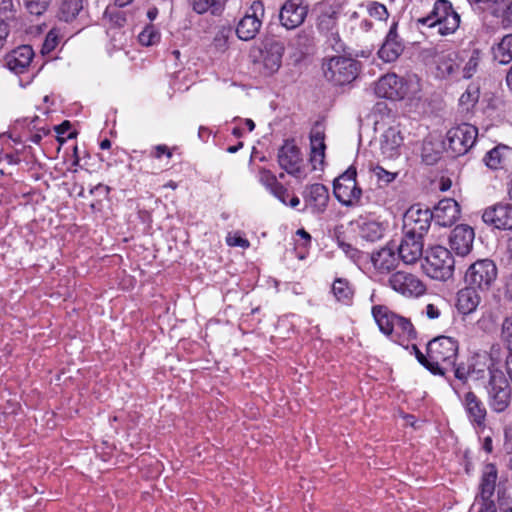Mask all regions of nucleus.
Here are the masks:
<instances>
[{"label": "nucleus", "instance_id": "f257e3e1", "mask_svg": "<svg viewBox=\"0 0 512 512\" xmlns=\"http://www.w3.org/2000/svg\"><path fill=\"white\" fill-rule=\"evenodd\" d=\"M458 350L459 343L452 337L438 336L432 339L426 348L430 359V372L445 377L450 382L448 372L457 360Z\"/></svg>", "mask_w": 512, "mask_h": 512}, {"label": "nucleus", "instance_id": "f03ea898", "mask_svg": "<svg viewBox=\"0 0 512 512\" xmlns=\"http://www.w3.org/2000/svg\"><path fill=\"white\" fill-rule=\"evenodd\" d=\"M460 15L449 0H436L431 12L417 19V23L429 28H438L441 36L454 34L460 26Z\"/></svg>", "mask_w": 512, "mask_h": 512}, {"label": "nucleus", "instance_id": "7ed1b4c3", "mask_svg": "<svg viewBox=\"0 0 512 512\" xmlns=\"http://www.w3.org/2000/svg\"><path fill=\"white\" fill-rule=\"evenodd\" d=\"M455 260L447 248L437 245L431 247L424 258L422 268L425 274L439 281H446L453 276Z\"/></svg>", "mask_w": 512, "mask_h": 512}, {"label": "nucleus", "instance_id": "20e7f679", "mask_svg": "<svg viewBox=\"0 0 512 512\" xmlns=\"http://www.w3.org/2000/svg\"><path fill=\"white\" fill-rule=\"evenodd\" d=\"M486 391L488 405L492 411L502 413L509 407L512 388L501 370L489 369Z\"/></svg>", "mask_w": 512, "mask_h": 512}, {"label": "nucleus", "instance_id": "39448f33", "mask_svg": "<svg viewBox=\"0 0 512 512\" xmlns=\"http://www.w3.org/2000/svg\"><path fill=\"white\" fill-rule=\"evenodd\" d=\"M497 278L498 268L495 262L489 258L478 259L467 268L464 283L485 293L492 288Z\"/></svg>", "mask_w": 512, "mask_h": 512}, {"label": "nucleus", "instance_id": "423d86ee", "mask_svg": "<svg viewBox=\"0 0 512 512\" xmlns=\"http://www.w3.org/2000/svg\"><path fill=\"white\" fill-rule=\"evenodd\" d=\"M325 78L334 85H346L356 79L359 62L344 56H334L323 63Z\"/></svg>", "mask_w": 512, "mask_h": 512}, {"label": "nucleus", "instance_id": "0eeeda50", "mask_svg": "<svg viewBox=\"0 0 512 512\" xmlns=\"http://www.w3.org/2000/svg\"><path fill=\"white\" fill-rule=\"evenodd\" d=\"M343 5V0H323L319 3V15L316 27L318 31L324 34L337 45L340 41L337 21Z\"/></svg>", "mask_w": 512, "mask_h": 512}, {"label": "nucleus", "instance_id": "6e6552de", "mask_svg": "<svg viewBox=\"0 0 512 512\" xmlns=\"http://www.w3.org/2000/svg\"><path fill=\"white\" fill-rule=\"evenodd\" d=\"M356 176V168L350 166L344 173L334 180V195L336 199L345 206H353L358 203L361 198L362 190L357 185Z\"/></svg>", "mask_w": 512, "mask_h": 512}, {"label": "nucleus", "instance_id": "1a4fd4ad", "mask_svg": "<svg viewBox=\"0 0 512 512\" xmlns=\"http://www.w3.org/2000/svg\"><path fill=\"white\" fill-rule=\"evenodd\" d=\"M264 16L265 7L263 2L254 0L237 23L235 30L237 37L243 41L254 39L260 31Z\"/></svg>", "mask_w": 512, "mask_h": 512}, {"label": "nucleus", "instance_id": "9d476101", "mask_svg": "<svg viewBox=\"0 0 512 512\" xmlns=\"http://www.w3.org/2000/svg\"><path fill=\"white\" fill-rule=\"evenodd\" d=\"M478 129L468 123L452 127L446 134L448 149L455 157L466 154L475 144Z\"/></svg>", "mask_w": 512, "mask_h": 512}, {"label": "nucleus", "instance_id": "9b49d317", "mask_svg": "<svg viewBox=\"0 0 512 512\" xmlns=\"http://www.w3.org/2000/svg\"><path fill=\"white\" fill-rule=\"evenodd\" d=\"M433 220L432 211L420 204L412 205L403 216V233L424 238Z\"/></svg>", "mask_w": 512, "mask_h": 512}, {"label": "nucleus", "instance_id": "f8f14e48", "mask_svg": "<svg viewBox=\"0 0 512 512\" xmlns=\"http://www.w3.org/2000/svg\"><path fill=\"white\" fill-rule=\"evenodd\" d=\"M482 220L492 230L512 231V204L498 202L486 207Z\"/></svg>", "mask_w": 512, "mask_h": 512}, {"label": "nucleus", "instance_id": "ddd939ff", "mask_svg": "<svg viewBox=\"0 0 512 512\" xmlns=\"http://www.w3.org/2000/svg\"><path fill=\"white\" fill-rule=\"evenodd\" d=\"M388 286L406 297H419L426 291V286L417 276L404 271L391 274Z\"/></svg>", "mask_w": 512, "mask_h": 512}, {"label": "nucleus", "instance_id": "4468645a", "mask_svg": "<svg viewBox=\"0 0 512 512\" xmlns=\"http://www.w3.org/2000/svg\"><path fill=\"white\" fill-rule=\"evenodd\" d=\"M374 91L379 98L396 101L407 95L408 87L402 77L395 73H388L376 82Z\"/></svg>", "mask_w": 512, "mask_h": 512}, {"label": "nucleus", "instance_id": "2eb2a0df", "mask_svg": "<svg viewBox=\"0 0 512 512\" xmlns=\"http://www.w3.org/2000/svg\"><path fill=\"white\" fill-rule=\"evenodd\" d=\"M308 14V6L304 0H287L279 12V20L288 30L299 27Z\"/></svg>", "mask_w": 512, "mask_h": 512}, {"label": "nucleus", "instance_id": "dca6fc26", "mask_svg": "<svg viewBox=\"0 0 512 512\" xmlns=\"http://www.w3.org/2000/svg\"><path fill=\"white\" fill-rule=\"evenodd\" d=\"M474 238L475 232L471 226L467 224L457 225L449 236L450 248L457 256L465 257L473 249Z\"/></svg>", "mask_w": 512, "mask_h": 512}, {"label": "nucleus", "instance_id": "f3484780", "mask_svg": "<svg viewBox=\"0 0 512 512\" xmlns=\"http://www.w3.org/2000/svg\"><path fill=\"white\" fill-rule=\"evenodd\" d=\"M278 164L288 174L296 176L301 172L302 155L294 140H285L279 148Z\"/></svg>", "mask_w": 512, "mask_h": 512}, {"label": "nucleus", "instance_id": "a211bd4d", "mask_svg": "<svg viewBox=\"0 0 512 512\" xmlns=\"http://www.w3.org/2000/svg\"><path fill=\"white\" fill-rule=\"evenodd\" d=\"M424 238L403 233L402 240L397 246L398 256L405 264H414L423 255Z\"/></svg>", "mask_w": 512, "mask_h": 512}, {"label": "nucleus", "instance_id": "6ab92c4d", "mask_svg": "<svg viewBox=\"0 0 512 512\" xmlns=\"http://www.w3.org/2000/svg\"><path fill=\"white\" fill-rule=\"evenodd\" d=\"M285 46L281 41L272 40L266 43L262 52L263 74L270 76L277 72L282 64Z\"/></svg>", "mask_w": 512, "mask_h": 512}, {"label": "nucleus", "instance_id": "aec40b11", "mask_svg": "<svg viewBox=\"0 0 512 512\" xmlns=\"http://www.w3.org/2000/svg\"><path fill=\"white\" fill-rule=\"evenodd\" d=\"M433 220L442 227L453 225L460 217V206L451 198H445L438 202L432 211Z\"/></svg>", "mask_w": 512, "mask_h": 512}, {"label": "nucleus", "instance_id": "412c9836", "mask_svg": "<svg viewBox=\"0 0 512 512\" xmlns=\"http://www.w3.org/2000/svg\"><path fill=\"white\" fill-rule=\"evenodd\" d=\"M397 28L398 22L394 21L389 28L384 43L378 51L379 57L385 62L395 61L404 50V44L398 35Z\"/></svg>", "mask_w": 512, "mask_h": 512}, {"label": "nucleus", "instance_id": "4be33fe9", "mask_svg": "<svg viewBox=\"0 0 512 512\" xmlns=\"http://www.w3.org/2000/svg\"><path fill=\"white\" fill-rule=\"evenodd\" d=\"M463 405L468 419L475 428L481 430L486 427L487 410L483 402L474 392H467L464 397Z\"/></svg>", "mask_w": 512, "mask_h": 512}, {"label": "nucleus", "instance_id": "5701e85b", "mask_svg": "<svg viewBox=\"0 0 512 512\" xmlns=\"http://www.w3.org/2000/svg\"><path fill=\"white\" fill-rule=\"evenodd\" d=\"M355 225L359 237L371 243L381 240L388 228L387 222L362 217L355 222Z\"/></svg>", "mask_w": 512, "mask_h": 512}, {"label": "nucleus", "instance_id": "b1692460", "mask_svg": "<svg viewBox=\"0 0 512 512\" xmlns=\"http://www.w3.org/2000/svg\"><path fill=\"white\" fill-rule=\"evenodd\" d=\"M34 57V51L29 45H22L11 51L5 58L9 70L16 74L24 73Z\"/></svg>", "mask_w": 512, "mask_h": 512}, {"label": "nucleus", "instance_id": "393cba45", "mask_svg": "<svg viewBox=\"0 0 512 512\" xmlns=\"http://www.w3.org/2000/svg\"><path fill=\"white\" fill-rule=\"evenodd\" d=\"M399 259V256L395 254V249L388 245L371 254V262L375 271L384 275L396 269Z\"/></svg>", "mask_w": 512, "mask_h": 512}, {"label": "nucleus", "instance_id": "a878e982", "mask_svg": "<svg viewBox=\"0 0 512 512\" xmlns=\"http://www.w3.org/2000/svg\"><path fill=\"white\" fill-rule=\"evenodd\" d=\"M304 199L307 206L311 208L313 214H321L327 208L329 201V190L323 184H312L311 186L307 187L304 194Z\"/></svg>", "mask_w": 512, "mask_h": 512}, {"label": "nucleus", "instance_id": "bb28decb", "mask_svg": "<svg viewBox=\"0 0 512 512\" xmlns=\"http://www.w3.org/2000/svg\"><path fill=\"white\" fill-rule=\"evenodd\" d=\"M437 77L442 79L453 78L458 74L460 62L455 51H442L435 54Z\"/></svg>", "mask_w": 512, "mask_h": 512}, {"label": "nucleus", "instance_id": "cd10ccee", "mask_svg": "<svg viewBox=\"0 0 512 512\" xmlns=\"http://www.w3.org/2000/svg\"><path fill=\"white\" fill-rule=\"evenodd\" d=\"M481 291L473 288L470 285H465L457 293L456 307L459 313L468 315L476 311L481 302Z\"/></svg>", "mask_w": 512, "mask_h": 512}, {"label": "nucleus", "instance_id": "c85d7f7f", "mask_svg": "<svg viewBox=\"0 0 512 512\" xmlns=\"http://www.w3.org/2000/svg\"><path fill=\"white\" fill-rule=\"evenodd\" d=\"M403 137L395 127H389L382 135L381 152L384 157L394 159L400 155Z\"/></svg>", "mask_w": 512, "mask_h": 512}, {"label": "nucleus", "instance_id": "c756f323", "mask_svg": "<svg viewBox=\"0 0 512 512\" xmlns=\"http://www.w3.org/2000/svg\"><path fill=\"white\" fill-rule=\"evenodd\" d=\"M372 315L380 331L390 337L393 334L399 314L393 312L385 305H375L372 307Z\"/></svg>", "mask_w": 512, "mask_h": 512}, {"label": "nucleus", "instance_id": "7c9ffc66", "mask_svg": "<svg viewBox=\"0 0 512 512\" xmlns=\"http://www.w3.org/2000/svg\"><path fill=\"white\" fill-rule=\"evenodd\" d=\"M85 13L83 0H61L56 17L60 21L71 23L78 18L81 19Z\"/></svg>", "mask_w": 512, "mask_h": 512}, {"label": "nucleus", "instance_id": "2f4dec72", "mask_svg": "<svg viewBox=\"0 0 512 512\" xmlns=\"http://www.w3.org/2000/svg\"><path fill=\"white\" fill-rule=\"evenodd\" d=\"M512 157V149L505 144H498L486 152L482 161L491 170L503 168Z\"/></svg>", "mask_w": 512, "mask_h": 512}, {"label": "nucleus", "instance_id": "473e14b6", "mask_svg": "<svg viewBox=\"0 0 512 512\" xmlns=\"http://www.w3.org/2000/svg\"><path fill=\"white\" fill-rule=\"evenodd\" d=\"M497 481V468L494 464L488 463L484 466L481 483L480 498L491 499L494 494Z\"/></svg>", "mask_w": 512, "mask_h": 512}, {"label": "nucleus", "instance_id": "72a5a7b5", "mask_svg": "<svg viewBox=\"0 0 512 512\" xmlns=\"http://www.w3.org/2000/svg\"><path fill=\"white\" fill-rule=\"evenodd\" d=\"M393 334L390 335L392 341L402 344L403 341L416 339L417 332L409 318L399 315Z\"/></svg>", "mask_w": 512, "mask_h": 512}, {"label": "nucleus", "instance_id": "f704fd0d", "mask_svg": "<svg viewBox=\"0 0 512 512\" xmlns=\"http://www.w3.org/2000/svg\"><path fill=\"white\" fill-rule=\"evenodd\" d=\"M332 293L338 302L349 305L354 296V288L346 278H336L332 284Z\"/></svg>", "mask_w": 512, "mask_h": 512}, {"label": "nucleus", "instance_id": "c9c22d12", "mask_svg": "<svg viewBox=\"0 0 512 512\" xmlns=\"http://www.w3.org/2000/svg\"><path fill=\"white\" fill-rule=\"evenodd\" d=\"M493 55L500 64H507L512 60V34L502 38L497 47L493 49Z\"/></svg>", "mask_w": 512, "mask_h": 512}, {"label": "nucleus", "instance_id": "e433bc0d", "mask_svg": "<svg viewBox=\"0 0 512 512\" xmlns=\"http://www.w3.org/2000/svg\"><path fill=\"white\" fill-rule=\"evenodd\" d=\"M226 0H190L193 10L198 14L211 11L212 14H217L221 11Z\"/></svg>", "mask_w": 512, "mask_h": 512}, {"label": "nucleus", "instance_id": "4c0bfd02", "mask_svg": "<svg viewBox=\"0 0 512 512\" xmlns=\"http://www.w3.org/2000/svg\"><path fill=\"white\" fill-rule=\"evenodd\" d=\"M492 13L501 19V24L504 28H512V0L507 3L498 1Z\"/></svg>", "mask_w": 512, "mask_h": 512}, {"label": "nucleus", "instance_id": "58836bf2", "mask_svg": "<svg viewBox=\"0 0 512 512\" xmlns=\"http://www.w3.org/2000/svg\"><path fill=\"white\" fill-rule=\"evenodd\" d=\"M27 12L31 15L41 16L49 8L52 0H22Z\"/></svg>", "mask_w": 512, "mask_h": 512}, {"label": "nucleus", "instance_id": "ea45409f", "mask_svg": "<svg viewBox=\"0 0 512 512\" xmlns=\"http://www.w3.org/2000/svg\"><path fill=\"white\" fill-rule=\"evenodd\" d=\"M139 42L144 46H151L159 42L160 33L154 26H147L138 36Z\"/></svg>", "mask_w": 512, "mask_h": 512}, {"label": "nucleus", "instance_id": "a19ab883", "mask_svg": "<svg viewBox=\"0 0 512 512\" xmlns=\"http://www.w3.org/2000/svg\"><path fill=\"white\" fill-rule=\"evenodd\" d=\"M367 13L369 16L377 19V20H386L389 16L387 8L385 5L375 2L369 1L366 4Z\"/></svg>", "mask_w": 512, "mask_h": 512}, {"label": "nucleus", "instance_id": "79ce46f5", "mask_svg": "<svg viewBox=\"0 0 512 512\" xmlns=\"http://www.w3.org/2000/svg\"><path fill=\"white\" fill-rule=\"evenodd\" d=\"M105 17L109 19L111 26L115 28L123 27L127 21L125 12L118 8H107L105 11Z\"/></svg>", "mask_w": 512, "mask_h": 512}, {"label": "nucleus", "instance_id": "37998d69", "mask_svg": "<svg viewBox=\"0 0 512 512\" xmlns=\"http://www.w3.org/2000/svg\"><path fill=\"white\" fill-rule=\"evenodd\" d=\"M480 61V53L478 50H473L467 63L463 67V77L466 79L471 78L477 70Z\"/></svg>", "mask_w": 512, "mask_h": 512}, {"label": "nucleus", "instance_id": "c03bdc74", "mask_svg": "<svg viewBox=\"0 0 512 512\" xmlns=\"http://www.w3.org/2000/svg\"><path fill=\"white\" fill-rule=\"evenodd\" d=\"M500 338L509 352H512V317H506L502 323Z\"/></svg>", "mask_w": 512, "mask_h": 512}, {"label": "nucleus", "instance_id": "a18cd8bd", "mask_svg": "<svg viewBox=\"0 0 512 512\" xmlns=\"http://www.w3.org/2000/svg\"><path fill=\"white\" fill-rule=\"evenodd\" d=\"M371 171L379 182H382L386 185L393 182L397 177L396 172H390L379 165L372 167Z\"/></svg>", "mask_w": 512, "mask_h": 512}, {"label": "nucleus", "instance_id": "49530a36", "mask_svg": "<svg viewBox=\"0 0 512 512\" xmlns=\"http://www.w3.org/2000/svg\"><path fill=\"white\" fill-rule=\"evenodd\" d=\"M16 15V8L13 0H0V19L8 20L14 19Z\"/></svg>", "mask_w": 512, "mask_h": 512}, {"label": "nucleus", "instance_id": "de8ad7c7", "mask_svg": "<svg viewBox=\"0 0 512 512\" xmlns=\"http://www.w3.org/2000/svg\"><path fill=\"white\" fill-rule=\"evenodd\" d=\"M337 245L352 261L357 262L361 258L360 250L352 246L350 243H346L341 240L339 237H337Z\"/></svg>", "mask_w": 512, "mask_h": 512}, {"label": "nucleus", "instance_id": "09e8293b", "mask_svg": "<svg viewBox=\"0 0 512 512\" xmlns=\"http://www.w3.org/2000/svg\"><path fill=\"white\" fill-rule=\"evenodd\" d=\"M59 42V32L56 29H52L48 32L45 37L42 53H50L52 50L56 48Z\"/></svg>", "mask_w": 512, "mask_h": 512}, {"label": "nucleus", "instance_id": "8fccbe9b", "mask_svg": "<svg viewBox=\"0 0 512 512\" xmlns=\"http://www.w3.org/2000/svg\"><path fill=\"white\" fill-rule=\"evenodd\" d=\"M453 372L454 378L461 381L463 384L467 382L469 375L471 374L472 370L470 366H466L464 363L456 364L454 362L453 368L448 372Z\"/></svg>", "mask_w": 512, "mask_h": 512}, {"label": "nucleus", "instance_id": "3c124183", "mask_svg": "<svg viewBox=\"0 0 512 512\" xmlns=\"http://www.w3.org/2000/svg\"><path fill=\"white\" fill-rule=\"evenodd\" d=\"M230 30L225 28L221 29L217 32L214 37L213 44L218 51H225L228 47V39H229Z\"/></svg>", "mask_w": 512, "mask_h": 512}, {"label": "nucleus", "instance_id": "603ef678", "mask_svg": "<svg viewBox=\"0 0 512 512\" xmlns=\"http://www.w3.org/2000/svg\"><path fill=\"white\" fill-rule=\"evenodd\" d=\"M259 182L265 186V188L268 190L269 188L275 186V184L278 182L277 177L269 170L265 168H261L259 170L258 174Z\"/></svg>", "mask_w": 512, "mask_h": 512}, {"label": "nucleus", "instance_id": "864d4df0", "mask_svg": "<svg viewBox=\"0 0 512 512\" xmlns=\"http://www.w3.org/2000/svg\"><path fill=\"white\" fill-rule=\"evenodd\" d=\"M421 156H422V160L427 165H433L439 159V153L436 151H432L431 143H426V142H424V144H423Z\"/></svg>", "mask_w": 512, "mask_h": 512}, {"label": "nucleus", "instance_id": "5fc2aeb1", "mask_svg": "<svg viewBox=\"0 0 512 512\" xmlns=\"http://www.w3.org/2000/svg\"><path fill=\"white\" fill-rule=\"evenodd\" d=\"M268 191L283 204H287V198L290 197V194L282 183L278 181L275 186L269 188Z\"/></svg>", "mask_w": 512, "mask_h": 512}, {"label": "nucleus", "instance_id": "6e6d98bb", "mask_svg": "<svg viewBox=\"0 0 512 512\" xmlns=\"http://www.w3.org/2000/svg\"><path fill=\"white\" fill-rule=\"evenodd\" d=\"M479 97L478 89L473 88V90L468 87V89L461 95L459 102L461 105L473 106Z\"/></svg>", "mask_w": 512, "mask_h": 512}, {"label": "nucleus", "instance_id": "4d7b16f0", "mask_svg": "<svg viewBox=\"0 0 512 512\" xmlns=\"http://www.w3.org/2000/svg\"><path fill=\"white\" fill-rule=\"evenodd\" d=\"M325 134L323 131L313 130L310 134V145L311 150L314 149H326L325 145Z\"/></svg>", "mask_w": 512, "mask_h": 512}, {"label": "nucleus", "instance_id": "13d9d810", "mask_svg": "<svg viewBox=\"0 0 512 512\" xmlns=\"http://www.w3.org/2000/svg\"><path fill=\"white\" fill-rule=\"evenodd\" d=\"M503 300L512 303V273L504 278Z\"/></svg>", "mask_w": 512, "mask_h": 512}, {"label": "nucleus", "instance_id": "bf43d9fd", "mask_svg": "<svg viewBox=\"0 0 512 512\" xmlns=\"http://www.w3.org/2000/svg\"><path fill=\"white\" fill-rule=\"evenodd\" d=\"M166 156L167 158H171L172 157V150L164 145V144H159L157 146L154 147V150L152 152V156L156 159H160L162 156Z\"/></svg>", "mask_w": 512, "mask_h": 512}, {"label": "nucleus", "instance_id": "052dcab7", "mask_svg": "<svg viewBox=\"0 0 512 512\" xmlns=\"http://www.w3.org/2000/svg\"><path fill=\"white\" fill-rule=\"evenodd\" d=\"M325 157V149H314L311 150L310 161L313 164L314 169H316V163L323 164Z\"/></svg>", "mask_w": 512, "mask_h": 512}, {"label": "nucleus", "instance_id": "680f3d73", "mask_svg": "<svg viewBox=\"0 0 512 512\" xmlns=\"http://www.w3.org/2000/svg\"><path fill=\"white\" fill-rule=\"evenodd\" d=\"M412 348L415 352V356H416L417 360L419 361V363L422 364L426 369H428L430 371L431 367H430V361H428V360H430L428 353L426 355H424L416 345H413Z\"/></svg>", "mask_w": 512, "mask_h": 512}, {"label": "nucleus", "instance_id": "e2e57ef3", "mask_svg": "<svg viewBox=\"0 0 512 512\" xmlns=\"http://www.w3.org/2000/svg\"><path fill=\"white\" fill-rule=\"evenodd\" d=\"M505 265L512 269V234L506 240Z\"/></svg>", "mask_w": 512, "mask_h": 512}, {"label": "nucleus", "instance_id": "0e129e2a", "mask_svg": "<svg viewBox=\"0 0 512 512\" xmlns=\"http://www.w3.org/2000/svg\"><path fill=\"white\" fill-rule=\"evenodd\" d=\"M429 319H437L441 315L440 309L434 304H428L423 312Z\"/></svg>", "mask_w": 512, "mask_h": 512}, {"label": "nucleus", "instance_id": "69168bd1", "mask_svg": "<svg viewBox=\"0 0 512 512\" xmlns=\"http://www.w3.org/2000/svg\"><path fill=\"white\" fill-rule=\"evenodd\" d=\"M481 506L478 512H497L496 505L491 499H481Z\"/></svg>", "mask_w": 512, "mask_h": 512}, {"label": "nucleus", "instance_id": "338daca9", "mask_svg": "<svg viewBox=\"0 0 512 512\" xmlns=\"http://www.w3.org/2000/svg\"><path fill=\"white\" fill-rule=\"evenodd\" d=\"M471 4L478 5L480 9H489L496 6L498 0H468Z\"/></svg>", "mask_w": 512, "mask_h": 512}, {"label": "nucleus", "instance_id": "774afa93", "mask_svg": "<svg viewBox=\"0 0 512 512\" xmlns=\"http://www.w3.org/2000/svg\"><path fill=\"white\" fill-rule=\"evenodd\" d=\"M110 191H111V188L109 186L99 183L98 185L94 186L90 190V193L91 194L100 193V194H103L105 197H108Z\"/></svg>", "mask_w": 512, "mask_h": 512}]
</instances>
